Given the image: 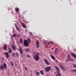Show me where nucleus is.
Here are the masks:
<instances>
[{
    "label": "nucleus",
    "instance_id": "obj_34",
    "mask_svg": "<svg viewBox=\"0 0 76 76\" xmlns=\"http://www.w3.org/2000/svg\"><path fill=\"white\" fill-rule=\"evenodd\" d=\"M25 68L26 69V70H27V67H25Z\"/></svg>",
    "mask_w": 76,
    "mask_h": 76
},
{
    "label": "nucleus",
    "instance_id": "obj_2",
    "mask_svg": "<svg viewBox=\"0 0 76 76\" xmlns=\"http://www.w3.org/2000/svg\"><path fill=\"white\" fill-rule=\"evenodd\" d=\"M6 67H7V65L6 64H4L3 66L1 65L0 66L1 69H6Z\"/></svg>",
    "mask_w": 76,
    "mask_h": 76
},
{
    "label": "nucleus",
    "instance_id": "obj_1",
    "mask_svg": "<svg viewBox=\"0 0 76 76\" xmlns=\"http://www.w3.org/2000/svg\"><path fill=\"white\" fill-rule=\"evenodd\" d=\"M33 58L34 60H35L36 61H38L39 59H40V58H39V53H36L35 55L33 56Z\"/></svg>",
    "mask_w": 76,
    "mask_h": 76
},
{
    "label": "nucleus",
    "instance_id": "obj_29",
    "mask_svg": "<svg viewBox=\"0 0 76 76\" xmlns=\"http://www.w3.org/2000/svg\"><path fill=\"white\" fill-rule=\"evenodd\" d=\"M16 28L17 30V31H19V28H18V27H16Z\"/></svg>",
    "mask_w": 76,
    "mask_h": 76
},
{
    "label": "nucleus",
    "instance_id": "obj_10",
    "mask_svg": "<svg viewBox=\"0 0 76 76\" xmlns=\"http://www.w3.org/2000/svg\"><path fill=\"white\" fill-rule=\"evenodd\" d=\"M4 50H6V49H7V45H5L4 46Z\"/></svg>",
    "mask_w": 76,
    "mask_h": 76
},
{
    "label": "nucleus",
    "instance_id": "obj_23",
    "mask_svg": "<svg viewBox=\"0 0 76 76\" xmlns=\"http://www.w3.org/2000/svg\"><path fill=\"white\" fill-rule=\"evenodd\" d=\"M72 72H76V69H72Z\"/></svg>",
    "mask_w": 76,
    "mask_h": 76
},
{
    "label": "nucleus",
    "instance_id": "obj_14",
    "mask_svg": "<svg viewBox=\"0 0 76 76\" xmlns=\"http://www.w3.org/2000/svg\"><path fill=\"white\" fill-rule=\"evenodd\" d=\"M55 68L58 71V72H60V70L59 68H58V67H57V66H55Z\"/></svg>",
    "mask_w": 76,
    "mask_h": 76
},
{
    "label": "nucleus",
    "instance_id": "obj_43",
    "mask_svg": "<svg viewBox=\"0 0 76 76\" xmlns=\"http://www.w3.org/2000/svg\"><path fill=\"white\" fill-rule=\"evenodd\" d=\"M47 76H49V75H47Z\"/></svg>",
    "mask_w": 76,
    "mask_h": 76
},
{
    "label": "nucleus",
    "instance_id": "obj_40",
    "mask_svg": "<svg viewBox=\"0 0 76 76\" xmlns=\"http://www.w3.org/2000/svg\"><path fill=\"white\" fill-rule=\"evenodd\" d=\"M50 44V42H48V45H49V44Z\"/></svg>",
    "mask_w": 76,
    "mask_h": 76
},
{
    "label": "nucleus",
    "instance_id": "obj_28",
    "mask_svg": "<svg viewBox=\"0 0 76 76\" xmlns=\"http://www.w3.org/2000/svg\"><path fill=\"white\" fill-rule=\"evenodd\" d=\"M16 34H14V35H12V37H16Z\"/></svg>",
    "mask_w": 76,
    "mask_h": 76
},
{
    "label": "nucleus",
    "instance_id": "obj_26",
    "mask_svg": "<svg viewBox=\"0 0 76 76\" xmlns=\"http://www.w3.org/2000/svg\"><path fill=\"white\" fill-rule=\"evenodd\" d=\"M69 61H74L73 59H69Z\"/></svg>",
    "mask_w": 76,
    "mask_h": 76
},
{
    "label": "nucleus",
    "instance_id": "obj_7",
    "mask_svg": "<svg viewBox=\"0 0 76 76\" xmlns=\"http://www.w3.org/2000/svg\"><path fill=\"white\" fill-rule=\"evenodd\" d=\"M44 61H45L46 64H47V65H49L50 64V63H49L47 59H45L44 60Z\"/></svg>",
    "mask_w": 76,
    "mask_h": 76
},
{
    "label": "nucleus",
    "instance_id": "obj_38",
    "mask_svg": "<svg viewBox=\"0 0 76 76\" xmlns=\"http://www.w3.org/2000/svg\"><path fill=\"white\" fill-rule=\"evenodd\" d=\"M66 62H67V61H68V60H67V59L66 60Z\"/></svg>",
    "mask_w": 76,
    "mask_h": 76
},
{
    "label": "nucleus",
    "instance_id": "obj_9",
    "mask_svg": "<svg viewBox=\"0 0 76 76\" xmlns=\"http://www.w3.org/2000/svg\"><path fill=\"white\" fill-rule=\"evenodd\" d=\"M9 49V53H12V49L10 48H9V47L8 48Z\"/></svg>",
    "mask_w": 76,
    "mask_h": 76
},
{
    "label": "nucleus",
    "instance_id": "obj_30",
    "mask_svg": "<svg viewBox=\"0 0 76 76\" xmlns=\"http://www.w3.org/2000/svg\"><path fill=\"white\" fill-rule=\"evenodd\" d=\"M16 54L17 56V57H19V54H18V53H16Z\"/></svg>",
    "mask_w": 76,
    "mask_h": 76
},
{
    "label": "nucleus",
    "instance_id": "obj_27",
    "mask_svg": "<svg viewBox=\"0 0 76 76\" xmlns=\"http://www.w3.org/2000/svg\"><path fill=\"white\" fill-rule=\"evenodd\" d=\"M73 66L74 67H75V68H76V65L75 64H73Z\"/></svg>",
    "mask_w": 76,
    "mask_h": 76
},
{
    "label": "nucleus",
    "instance_id": "obj_8",
    "mask_svg": "<svg viewBox=\"0 0 76 76\" xmlns=\"http://www.w3.org/2000/svg\"><path fill=\"white\" fill-rule=\"evenodd\" d=\"M36 44L37 48H38L39 47V41L38 40H37Z\"/></svg>",
    "mask_w": 76,
    "mask_h": 76
},
{
    "label": "nucleus",
    "instance_id": "obj_42",
    "mask_svg": "<svg viewBox=\"0 0 76 76\" xmlns=\"http://www.w3.org/2000/svg\"><path fill=\"white\" fill-rule=\"evenodd\" d=\"M57 73H58H58H59V72H58V71H57Z\"/></svg>",
    "mask_w": 76,
    "mask_h": 76
},
{
    "label": "nucleus",
    "instance_id": "obj_36",
    "mask_svg": "<svg viewBox=\"0 0 76 76\" xmlns=\"http://www.w3.org/2000/svg\"><path fill=\"white\" fill-rule=\"evenodd\" d=\"M50 44H53V42H50Z\"/></svg>",
    "mask_w": 76,
    "mask_h": 76
},
{
    "label": "nucleus",
    "instance_id": "obj_5",
    "mask_svg": "<svg viewBox=\"0 0 76 76\" xmlns=\"http://www.w3.org/2000/svg\"><path fill=\"white\" fill-rule=\"evenodd\" d=\"M5 55L6 56V58H9V57L10 56L9 55L8 53L6 52Z\"/></svg>",
    "mask_w": 76,
    "mask_h": 76
},
{
    "label": "nucleus",
    "instance_id": "obj_12",
    "mask_svg": "<svg viewBox=\"0 0 76 76\" xmlns=\"http://www.w3.org/2000/svg\"><path fill=\"white\" fill-rule=\"evenodd\" d=\"M55 54H57V53H58V48H56L55 49Z\"/></svg>",
    "mask_w": 76,
    "mask_h": 76
},
{
    "label": "nucleus",
    "instance_id": "obj_20",
    "mask_svg": "<svg viewBox=\"0 0 76 76\" xmlns=\"http://www.w3.org/2000/svg\"><path fill=\"white\" fill-rule=\"evenodd\" d=\"M56 76H61V75L60 73H58L56 75Z\"/></svg>",
    "mask_w": 76,
    "mask_h": 76
},
{
    "label": "nucleus",
    "instance_id": "obj_39",
    "mask_svg": "<svg viewBox=\"0 0 76 76\" xmlns=\"http://www.w3.org/2000/svg\"><path fill=\"white\" fill-rule=\"evenodd\" d=\"M20 34H18V37H20Z\"/></svg>",
    "mask_w": 76,
    "mask_h": 76
},
{
    "label": "nucleus",
    "instance_id": "obj_15",
    "mask_svg": "<svg viewBox=\"0 0 76 76\" xmlns=\"http://www.w3.org/2000/svg\"><path fill=\"white\" fill-rule=\"evenodd\" d=\"M51 57L53 59V60H55L56 58H55V57L53 56V55H50Z\"/></svg>",
    "mask_w": 76,
    "mask_h": 76
},
{
    "label": "nucleus",
    "instance_id": "obj_17",
    "mask_svg": "<svg viewBox=\"0 0 76 76\" xmlns=\"http://www.w3.org/2000/svg\"><path fill=\"white\" fill-rule=\"evenodd\" d=\"M39 72H37L36 73V75H37V76H39Z\"/></svg>",
    "mask_w": 76,
    "mask_h": 76
},
{
    "label": "nucleus",
    "instance_id": "obj_4",
    "mask_svg": "<svg viewBox=\"0 0 76 76\" xmlns=\"http://www.w3.org/2000/svg\"><path fill=\"white\" fill-rule=\"evenodd\" d=\"M51 66H48L45 68V70L47 72H48L51 70Z\"/></svg>",
    "mask_w": 76,
    "mask_h": 76
},
{
    "label": "nucleus",
    "instance_id": "obj_16",
    "mask_svg": "<svg viewBox=\"0 0 76 76\" xmlns=\"http://www.w3.org/2000/svg\"><path fill=\"white\" fill-rule=\"evenodd\" d=\"M59 66L61 69H63V66L62 65H60V64Z\"/></svg>",
    "mask_w": 76,
    "mask_h": 76
},
{
    "label": "nucleus",
    "instance_id": "obj_22",
    "mask_svg": "<svg viewBox=\"0 0 76 76\" xmlns=\"http://www.w3.org/2000/svg\"><path fill=\"white\" fill-rule=\"evenodd\" d=\"M71 54L72 56H73V57H74L75 55V54H74L73 53H71Z\"/></svg>",
    "mask_w": 76,
    "mask_h": 76
},
{
    "label": "nucleus",
    "instance_id": "obj_41",
    "mask_svg": "<svg viewBox=\"0 0 76 76\" xmlns=\"http://www.w3.org/2000/svg\"><path fill=\"white\" fill-rule=\"evenodd\" d=\"M68 56H69V57H70V55H68Z\"/></svg>",
    "mask_w": 76,
    "mask_h": 76
},
{
    "label": "nucleus",
    "instance_id": "obj_31",
    "mask_svg": "<svg viewBox=\"0 0 76 76\" xmlns=\"http://www.w3.org/2000/svg\"><path fill=\"white\" fill-rule=\"evenodd\" d=\"M28 41L29 42H31V39L29 38H28Z\"/></svg>",
    "mask_w": 76,
    "mask_h": 76
},
{
    "label": "nucleus",
    "instance_id": "obj_18",
    "mask_svg": "<svg viewBox=\"0 0 76 76\" xmlns=\"http://www.w3.org/2000/svg\"><path fill=\"white\" fill-rule=\"evenodd\" d=\"M40 73H41L42 75H44V74L43 73V71L41 70L40 71Z\"/></svg>",
    "mask_w": 76,
    "mask_h": 76
},
{
    "label": "nucleus",
    "instance_id": "obj_35",
    "mask_svg": "<svg viewBox=\"0 0 76 76\" xmlns=\"http://www.w3.org/2000/svg\"><path fill=\"white\" fill-rule=\"evenodd\" d=\"M74 58H76V55H75V56H74Z\"/></svg>",
    "mask_w": 76,
    "mask_h": 76
},
{
    "label": "nucleus",
    "instance_id": "obj_6",
    "mask_svg": "<svg viewBox=\"0 0 76 76\" xmlns=\"http://www.w3.org/2000/svg\"><path fill=\"white\" fill-rule=\"evenodd\" d=\"M19 49H20V53L21 54H23V51H22V48L20 47H19Z\"/></svg>",
    "mask_w": 76,
    "mask_h": 76
},
{
    "label": "nucleus",
    "instance_id": "obj_11",
    "mask_svg": "<svg viewBox=\"0 0 76 76\" xmlns=\"http://www.w3.org/2000/svg\"><path fill=\"white\" fill-rule=\"evenodd\" d=\"M12 48L14 50V51H16V47L15 45H13L12 46Z\"/></svg>",
    "mask_w": 76,
    "mask_h": 76
},
{
    "label": "nucleus",
    "instance_id": "obj_25",
    "mask_svg": "<svg viewBox=\"0 0 76 76\" xmlns=\"http://www.w3.org/2000/svg\"><path fill=\"white\" fill-rule=\"evenodd\" d=\"M26 52H28L29 51V49H28V48H27L26 49Z\"/></svg>",
    "mask_w": 76,
    "mask_h": 76
},
{
    "label": "nucleus",
    "instance_id": "obj_3",
    "mask_svg": "<svg viewBox=\"0 0 76 76\" xmlns=\"http://www.w3.org/2000/svg\"><path fill=\"white\" fill-rule=\"evenodd\" d=\"M24 45H25V46H26V47H28V46L29 45V43L28 42V41H27V40H24Z\"/></svg>",
    "mask_w": 76,
    "mask_h": 76
},
{
    "label": "nucleus",
    "instance_id": "obj_19",
    "mask_svg": "<svg viewBox=\"0 0 76 76\" xmlns=\"http://www.w3.org/2000/svg\"><path fill=\"white\" fill-rule=\"evenodd\" d=\"M15 10L16 12H19V9L18 8H15Z\"/></svg>",
    "mask_w": 76,
    "mask_h": 76
},
{
    "label": "nucleus",
    "instance_id": "obj_37",
    "mask_svg": "<svg viewBox=\"0 0 76 76\" xmlns=\"http://www.w3.org/2000/svg\"><path fill=\"white\" fill-rule=\"evenodd\" d=\"M27 56L28 57H30V56L29 55H28Z\"/></svg>",
    "mask_w": 76,
    "mask_h": 76
},
{
    "label": "nucleus",
    "instance_id": "obj_21",
    "mask_svg": "<svg viewBox=\"0 0 76 76\" xmlns=\"http://www.w3.org/2000/svg\"><path fill=\"white\" fill-rule=\"evenodd\" d=\"M20 43H21V44H22L23 43V42L22 41V39H20Z\"/></svg>",
    "mask_w": 76,
    "mask_h": 76
},
{
    "label": "nucleus",
    "instance_id": "obj_32",
    "mask_svg": "<svg viewBox=\"0 0 76 76\" xmlns=\"http://www.w3.org/2000/svg\"><path fill=\"white\" fill-rule=\"evenodd\" d=\"M12 54L13 56H15V53H12Z\"/></svg>",
    "mask_w": 76,
    "mask_h": 76
},
{
    "label": "nucleus",
    "instance_id": "obj_33",
    "mask_svg": "<svg viewBox=\"0 0 76 76\" xmlns=\"http://www.w3.org/2000/svg\"><path fill=\"white\" fill-rule=\"evenodd\" d=\"M30 34H31V35H32V33L30 32Z\"/></svg>",
    "mask_w": 76,
    "mask_h": 76
},
{
    "label": "nucleus",
    "instance_id": "obj_13",
    "mask_svg": "<svg viewBox=\"0 0 76 76\" xmlns=\"http://www.w3.org/2000/svg\"><path fill=\"white\" fill-rule=\"evenodd\" d=\"M22 25L23 27V28H26V25H25V24L23 23H22Z\"/></svg>",
    "mask_w": 76,
    "mask_h": 76
},
{
    "label": "nucleus",
    "instance_id": "obj_24",
    "mask_svg": "<svg viewBox=\"0 0 76 76\" xmlns=\"http://www.w3.org/2000/svg\"><path fill=\"white\" fill-rule=\"evenodd\" d=\"M12 66H13V62L12 61H11L10 62Z\"/></svg>",
    "mask_w": 76,
    "mask_h": 76
}]
</instances>
